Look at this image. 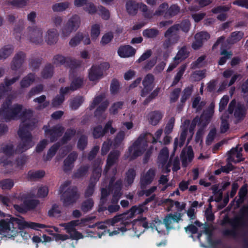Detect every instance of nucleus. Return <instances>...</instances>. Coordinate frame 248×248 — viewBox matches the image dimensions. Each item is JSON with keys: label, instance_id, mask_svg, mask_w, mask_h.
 Masks as SVG:
<instances>
[{"label": "nucleus", "instance_id": "1", "mask_svg": "<svg viewBox=\"0 0 248 248\" xmlns=\"http://www.w3.org/2000/svg\"><path fill=\"white\" fill-rule=\"evenodd\" d=\"M23 106L15 104L12 105L11 99L7 97L3 102L0 108V116L8 122L11 120L20 119L22 122L31 120L32 117L33 111L30 109L22 110Z\"/></svg>", "mask_w": 248, "mask_h": 248}, {"label": "nucleus", "instance_id": "2", "mask_svg": "<svg viewBox=\"0 0 248 248\" xmlns=\"http://www.w3.org/2000/svg\"><path fill=\"white\" fill-rule=\"evenodd\" d=\"M248 219V204L241 207L238 216L233 218H229L227 217L224 218L225 222L230 224L232 228L224 230L222 232V235L225 237H236L238 235V229L240 227L245 226Z\"/></svg>", "mask_w": 248, "mask_h": 248}, {"label": "nucleus", "instance_id": "3", "mask_svg": "<svg viewBox=\"0 0 248 248\" xmlns=\"http://www.w3.org/2000/svg\"><path fill=\"white\" fill-rule=\"evenodd\" d=\"M71 182L65 181L61 185L59 193L61 194V200L64 207H68L75 203L79 198L78 189L76 186H70Z\"/></svg>", "mask_w": 248, "mask_h": 248}, {"label": "nucleus", "instance_id": "4", "mask_svg": "<svg viewBox=\"0 0 248 248\" xmlns=\"http://www.w3.org/2000/svg\"><path fill=\"white\" fill-rule=\"evenodd\" d=\"M22 126H20L17 132L22 142L17 147L19 152L23 153L33 146L32 135L29 130H32L34 126V123L29 121L22 122Z\"/></svg>", "mask_w": 248, "mask_h": 248}, {"label": "nucleus", "instance_id": "5", "mask_svg": "<svg viewBox=\"0 0 248 248\" xmlns=\"http://www.w3.org/2000/svg\"><path fill=\"white\" fill-rule=\"evenodd\" d=\"M148 141L145 135H140L131 146L129 147L127 157L132 161L141 155L146 150Z\"/></svg>", "mask_w": 248, "mask_h": 248}, {"label": "nucleus", "instance_id": "6", "mask_svg": "<svg viewBox=\"0 0 248 248\" xmlns=\"http://www.w3.org/2000/svg\"><path fill=\"white\" fill-rule=\"evenodd\" d=\"M53 63L56 65H63L65 67L69 68V76L72 78L75 76V70L80 66L81 61L70 57H65L62 55L57 54L54 56Z\"/></svg>", "mask_w": 248, "mask_h": 248}, {"label": "nucleus", "instance_id": "7", "mask_svg": "<svg viewBox=\"0 0 248 248\" xmlns=\"http://www.w3.org/2000/svg\"><path fill=\"white\" fill-rule=\"evenodd\" d=\"M13 229V232L10 234L11 236L15 237L18 232V230H21L26 228H31L38 230V228H45L46 226L43 224L38 223L27 222L24 217H20L19 218L12 217Z\"/></svg>", "mask_w": 248, "mask_h": 248}, {"label": "nucleus", "instance_id": "8", "mask_svg": "<svg viewBox=\"0 0 248 248\" xmlns=\"http://www.w3.org/2000/svg\"><path fill=\"white\" fill-rule=\"evenodd\" d=\"M28 193H20L19 198L23 202L20 204L14 205V209L19 213L25 214L28 211L34 210L39 205V201L36 199H29Z\"/></svg>", "mask_w": 248, "mask_h": 248}, {"label": "nucleus", "instance_id": "9", "mask_svg": "<svg viewBox=\"0 0 248 248\" xmlns=\"http://www.w3.org/2000/svg\"><path fill=\"white\" fill-rule=\"evenodd\" d=\"M125 8L127 13L130 16H135L139 9L143 13L145 18L150 19L153 17L147 5L142 2L138 3L133 0H129L126 2Z\"/></svg>", "mask_w": 248, "mask_h": 248}, {"label": "nucleus", "instance_id": "10", "mask_svg": "<svg viewBox=\"0 0 248 248\" xmlns=\"http://www.w3.org/2000/svg\"><path fill=\"white\" fill-rule=\"evenodd\" d=\"M109 64L105 62L98 65H93L89 70L88 78L91 81H97L103 77L104 72L109 68Z\"/></svg>", "mask_w": 248, "mask_h": 248}, {"label": "nucleus", "instance_id": "11", "mask_svg": "<svg viewBox=\"0 0 248 248\" xmlns=\"http://www.w3.org/2000/svg\"><path fill=\"white\" fill-rule=\"evenodd\" d=\"M80 24V17L77 15H73L64 25L62 29V34L63 36H69L71 32L76 31Z\"/></svg>", "mask_w": 248, "mask_h": 248}, {"label": "nucleus", "instance_id": "12", "mask_svg": "<svg viewBox=\"0 0 248 248\" xmlns=\"http://www.w3.org/2000/svg\"><path fill=\"white\" fill-rule=\"evenodd\" d=\"M43 129L46 137L49 139L51 142L56 141L62 136L64 131V128L60 125H54L50 128L49 126L44 125Z\"/></svg>", "mask_w": 248, "mask_h": 248}, {"label": "nucleus", "instance_id": "13", "mask_svg": "<svg viewBox=\"0 0 248 248\" xmlns=\"http://www.w3.org/2000/svg\"><path fill=\"white\" fill-rule=\"evenodd\" d=\"M190 27L191 23L189 20H183L180 24H175L170 27L164 33V37L169 36L171 33H177V31L180 29L185 33H187Z\"/></svg>", "mask_w": 248, "mask_h": 248}, {"label": "nucleus", "instance_id": "14", "mask_svg": "<svg viewBox=\"0 0 248 248\" xmlns=\"http://www.w3.org/2000/svg\"><path fill=\"white\" fill-rule=\"evenodd\" d=\"M210 38V34L205 31H201L196 33L194 35L195 41L192 43L191 47L195 50H197L201 48L203 43Z\"/></svg>", "mask_w": 248, "mask_h": 248}, {"label": "nucleus", "instance_id": "15", "mask_svg": "<svg viewBox=\"0 0 248 248\" xmlns=\"http://www.w3.org/2000/svg\"><path fill=\"white\" fill-rule=\"evenodd\" d=\"M155 80L154 76L152 74H148L142 81L143 88L141 91L140 95L145 97L153 89V82Z\"/></svg>", "mask_w": 248, "mask_h": 248}, {"label": "nucleus", "instance_id": "16", "mask_svg": "<svg viewBox=\"0 0 248 248\" xmlns=\"http://www.w3.org/2000/svg\"><path fill=\"white\" fill-rule=\"evenodd\" d=\"M28 31L30 35L31 42L38 44L43 41V31L41 28L37 27L28 28Z\"/></svg>", "mask_w": 248, "mask_h": 248}, {"label": "nucleus", "instance_id": "17", "mask_svg": "<svg viewBox=\"0 0 248 248\" xmlns=\"http://www.w3.org/2000/svg\"><path fill=\"white\" fill-rule=\"evenodd\" d=\"M214 104L211 103L208 108L203 111L199 117L203 127H205L210 123L214 113Z\"/></svg>", "mask_w": 248, "mask_h": 248}, {"label": "nucleus", "instance_id": "18", "mask_svg": "<svg viewBox=\"0 0 248 248\" xmlns=\"http://www.w3.org/2000/svg\"><path fill=\"white\" fill-rule=\"evenodd\" d=\"M155 176V169L150 168L146 173L142 175L140 180V186L142 188H145L147 186L151 184Z\"/></svg>", "mask_w": 248, "mask_h": 248}, {"label": "nucleus", "instance_id": "19", "mask_svg": "<svg viewBox=\"0 0 248 248\" xmlns=\"http://www.w3.org/2000/svg\"><path fill=\"white\" fill-rule=\"evenodd\" d=\"M119 156L120 152L117 150H113L109 153L107 157L104 173H107L110 168L117 162Z\"/></svg>", "mask_w": 248, "mask_h": 248}, {"label": "nucleus", "instance_id": "20", "mask_svg": "<svg viewBox=\"0 0 248 248\" xmlns=\"http://www.w3.org/2000/svg\"><path fill=\"white\" fill-rule=\"evenodd\" d=\"M26 58V54L23 51L17 52L13 58L11 68L13 70H17L22 66Z\"/></svg>", "mask_w": 248, "mask_h": 248}, {"label": "nucleus", "instance_id": "21", "mask_svg": "<svg viewBox=\"0 0 248 248\" xmlns=\"http://www.w3.org/2000/svg\"><path fill=\"white\" fill-rule=\"evenodd\" d=\"M78 157V155L75 152L71 153L63 161V170L65 172L71 171L73 167L74 163Z\"/></svg>", "mask_w": 248, "mask_h": 248}, {"label": "nucleus", "instance_id": "22", "mask_svg": "<svg viewBox=\"0 0 248 248\" xmlns=\"http://www.w3.org/2000/svg\"><path fill=\"white\" fill-rule=\"evenodd\" d=\"M19 78L20 76H18L10 79L7 78L4 79V83L0 84V99L6 92L10 90V86L17 81Z\"/></svg>", "mask_w": 248, "mask_h": 248}, {"label": "nucleus", "instance_id": "23", "mask_svg": "<svg viewBox=\"0 0 248 248\" xmlns=\"http://www.w3.org/2000/svg\"><path fill=\"white\" fill-rule=\"evenodd\" d=\"M136 49L130 45H125L119 47L118 54L122 58H127L135 55Z\"/></svg>", "mask_w": 248, "mask_h": 248}, {"label": "nucleus", "instance_id": "24", "mask_svg": "<svg viewBox=\"0 0 248 248\" xmlns=\"http://www.w3.org/2000/svg\"><path fill=\"white\" fill-rule=\"evenodd\" d=\"M12 223V217H10L8 221L5 220L0 221V231L6 233L7 236L9 238L14 237V236H11L10 235L11 232H13L14 227Z\"/></svg>", "mask_w": 248, "mask_h": 248}, {"label": "nucleus", "instance_id": "25", "mask_svg": "<svg viewBox=\"0 0 248 248\" xmlns=\"http://www.w3.org/2000/svg\"><path fill=\"white\" fill-rule=\"evenodd\" d=\"M54 73V65L50 63H47L43 68L41 73V76L43 79H49L53 77Z\"/></svg>", "mask_w": 248, "mask_h": 248}, {"label": "nucleus", "instance_id": "26", "mask_svg": "<svg viewBox=\"0 0 248 248\" xmlns=\"http://www.w3.org/2000/svg\"><path fill=\"white\" fill-rule=\"evenodd\" d=\"M246 115V109L244 105L238 104L234 111V117L237 122L243 121Z\"/></svg>", "mask_w": 248, "mask_h": 248}, {"label": "nucleus", "instance_id": "27", "mask_svg": "<svg viewBox=\"0 0 248 248\" xmlns=\"http://www.w3.org/2000/svg\"><path fill=\"white\" fill-rule=\"evenodd\" d=\"M58 35V33L56 29H52L49 30L47 32L46 41L48 45H53L57 42Z\"/></svg>", "mask_w": 248, "mask_h": 248}, {"label": "nucleus", "instance_id": "28", "mask_svg": "<svg viewBox=\"0 0 248 248\" xmlns=\"http://www.w3.org/2000/svg\"><path fill=\"white\" fill-rule=\"evenodd\" d=\"M166 39L163 43V47L166 49L169 48L172 44L177 43L179 39V36L177 33H171L169 36L165 37Z\"/></svg>", "mask_w": 248, "mask_h": 248}, {"label": "nucleus", "instance_id": "29", "mask_svg": "<svg viewBox=\"0 0 248 248\" xmlns=\"http://www.w3.org/2000/svg\"><path fill=\"white\" fill-rule=\"evenodd\" d=\"M188 129L186 127L184 128L181 131L180 136V141L178 142V139L177 138H176L174 140V145H173V149L174 151H175L177 148V147L179 146L180 147H182L186 141L187 133Z\"/></svg>", "mask_w": 248, "mask_h": 248}, {"label": "nucleus", "instance_id": "30", "mask_svg": "<svg viewBox=\"0 0 248 248\" xmlns=\"http://www.w3.org/2000/svg\"><path fill=\"white\" fill-rule=\"evenodd\" d=\"M76 70H75V76L74 77H72V78H70H70L73 79L71 84H70V87L71 88V91H76L80 88H81L83 85V78L78 77H76Z\"/></svg>", "mask_w": 248, "mask_h": 248}, {"label": "nucleus", "instance_id": "31", "mask_svg": "<svg viewBox=\"0 0 248 248\" xmlns=\"http://www.w3.org/2000/svg\"><path fill=\"white\" fill-rule=\"evenodd\" d=\"M190 52L188 50L186 46H183L178 51L174 58V61L181 62L187 59L189 56Z\"/></svg>", "mask_w": 248, "mask_h": 248}, {"label": "nucleus", "instance_id": "32", "mask_svg": "<svg viewBox=\"0 0 248 248\" xmlns=\"http://www.w3.org/2000/svg\"><path fill=\"white\" fill-rule=\"evenodd\" d=\"M244 35V33L242 31H233L228 38L227 42L229 44L233 45L240 41Z\"/></svg>", "mask_w": 248, "mask_h": 248}, {"label": "nucleus", "instance_id": "33", "mask_svg": "<svg viewBox=\"0 0 248 248\" xmlns=\"http://www.w3.org/2000/svg\"><path fill=\"white\" fill-rule=\"evenodd\" d=\"M169 151L167 147H163L160 151L158 156V163L164 166L167 164L169 158Z\"/></svg>", "mask_w": 248, "mask_h": 248}, {"label": "nucleus", "instance_id": "34", "mask_svg": "<svg viewBox=\"0 0 248 248\" xmlns=\"http://www.w3.org/2000/svg\"><path fill=\"white\" fill-rule=\"evenodd\" d=\"M163 116V115L159 111H152L149 115V122L151 124L156 125Z\"/></svg>", "mask_w": 248, "mask_h": 248}, {"label": "nucleus", "instance_id": "35", "mask_svg": "<svg viewBox=\"0 0 248 248\" xmlns=\"http://www.w3.org/2000/svg\"><path fill=\"white\" fill-rule=\"evenodd\" d=\"M180 8L177 4H172L168 7L167 11L165 12L164 17L166 19L171 18L177 15L180 12Z\"/></svg>", "mask_w": 248, "mask_h": 248}, {"label": "nucleus", "instance_id": "36", "mask_svg": "<svg viewBox=\"0 0 248 248\" xmlns=\"http://www.w3.org/2000/svg\"><path fill=\"white\" fill-rule=\"evenodd\" d=\"M76 133V131L74 128H70L67 129L59 142L62 145L66 144L75 135Z\"/></svg>", "mask_w": 248, "mask_h": 248}, {"label": "nucleus", "instance_id": "37", "mask_svg": "<svg viewBox=\"0 0 248 248\" xmlns=\"http://www.w3.org/2000/svg\"><path fill=\"white\" fill-rule=\"evenodd\" d=\"M14 47L13 45H7L4 46L0 49V60L5 59L8 58L13 52Z\"/></svg>", "mask_w": 248, "mask_h": 248}, {"label": "nucleus", "instance_id": "38", "mask_svg": "<svg viewBox=\"0 0 248 248\" xmlns=\"http://www.w3.org/2000/svg\"><path fill=\"white\" fill-rule=\"evenodd\" d=\"M136 176V171L134 168L129 169L125 172L124 181L128 186H131Z\"/></svg>", "mask_w": 248, "mask_h": 248}, {"label": "nucleus", "instance_id": "39", "mask_svg": "<svg viewBox=\"0 0 248 248\" xmlns=\"http://www.w3.org/2000/svg\"><path fill=\"white\" fill-rule=\"evenodd\" d=\"M34 80L35 74L31 73H29L21 80L20 83V86L22 88H27L29 87Z\"/></svg>", "mask_w": 248, "mask_h": 248}, {"label": "nucleus", "instance_id": "40", "mask_svg": "<svg viewBox=\"0 0 248 248\" xmlns=\"http://www.w3.org/2000/svg\"><path fill=\"white\" fill-rule=\"evenodd\" d=\"M62 144L58 141L54 144L48 150L45 160H50L56 154L57 151Z\"/></svg>", "mask_w": 248, "mask_h": 248}, {"label": "nucleus", "instance_id": "41", "mask_svg": "<svg viewBox=\"0 0 248 248\" xmlns=\"http://www.w3.org/2000/svg\"><path fill=\"white\" fill-rule=\"evenodd\" d=\"M220 54L223 56L221 57L218 61V64L219 65H224L226 62L227 60L230 59L232 55V51H228L226 49L222 50L220 52Z\"/></svg>", "mask_w": 248, "mask_h": 248}, {"label": "nucleus", "instance_id": "42", "mask_svg": "<svg viewBox=\"0 0 248 248\" xmlns=\"http://www.w3.org/2000/svg\"><path fill=\"white\" fill-rule=\"evenodd\" d=\"M0 152L7 156H12L14 154V145L11 143L3 145L0 147Z\"/></svg>", "mask_w": 248, "mask_h": 248}, {"label": "nucleus", "instance_id": "43", "mask_svg": "<svg viewBox=\"0 0 248 248\" xmlns=\"http://www.w3.org/2000/svg\"><path fill=\"white\" fill-rule=\"evenodd\" d=\"M186 68V64H183L179 68V70L175 76L174 80L172 83L171 86L176 85L181 79Z\"/></svg>", "mask_w": 248, "mask_h": 248}, {"label": "nucleus", "instance_id": "44", "mask_svg": "<svg viewBox=\"0 0 248 248\" xmlns=\"http://www.w3.org/2000/svg\"><path fill=\"white\" fill-rule=\"evenodd\" d=\"M158 34L159 31L155 28L147 29L142 32L143 36L147 38H155Z\"/></svg>", "mask_w": 248, "mask_h": 248}, {"label": "nucleus", "instance_id": "45", "mask_svg": "<svg viewBox=\"0 0 248 248\" xmlns=\"http://www.w3.org/2000/svg\"><path fill=\"white\" fill-rule=\"evenodd\" d=\"M177 216L172 214L167 215L163 219V222L165 225L167 230H170L172 227L171 226L173 220H177Z\"/></svg>", "mask_w": 248, "mask_h": 248}, {"label": "nucleus", "instance_id": "46", "mask_svg": "<svg viewBox=\"0 0 248 248\" xmlns=\"http://www.w3.org/2000/svg\"><path fill=\"white\" fill-rule=\"evenodd\" d=\"M14 186V181L11 179H4L0 181V187L3 190H11Z\"/></svg>", "mask_w": 248, "mask_h": 248}, {"label": "nucleus", "instance_id": "47", "mask_svg": "<svg viewBox=\"0 0 248 248\" xmlns=\"http://www.w3.org/2000/svg\"><path fill=\"white\" fill-rule=\"evenodd\" d=\"M193 92V86L190 85L186 87L183 91L182 97L181 98V103H186V100L189 99L191 95Z\"/></svg>", "mask_w": 248, "mask_h": 248}, {"label": "nucleus", "instance_id": "48", "mask_svg": "<svg viewBox=\"0 0 248 248\" xmlns=\"http://www.w3.org/2000/svg\"><path fill=\"white\" fill-rule=\"evenodd\" d=\"M88 144V137L85 135H82L79 137L78 143L77 147L80 151H83Z\"/></svg>", "mask_w": 248, "mask_h": 248}, {"label": "nucleus", "instance_id": "49", "mask_svg": "<svg viewBox=\"0 0 248 248\" xmlns=\"http://www.w3.org/2000/svg\"><path fill=\"white\" fill-rule=\"evenodd\" d=\"M102 172V169L99 166L94 167L93 170L90 181H93L95 183L99 180Z\"/></svg>", "mask_w": 248, "mask_h": 248}, {"label": "nucleus", "instance_id": "50", "mask_svg": "<svg viewBox=\"0 0 248 248\" xmlns=\"http://www.w3.org/2000/svg\"><path fill=\"white\" fill-rule=\"evenodd\" d=\"M120 89V82L116 78H113L110 83V91L111 94L115 95L118 93Z\"/></svg>", "mask_w": 248, "mask_h": 248}, {"label": "nucleus", "instance_id": "51", "mask_svg": "<svg viewBox=\"0 0 248 248\" xmlns=\"http://www.w3.org/2000/svg\"><path fill=\"white\" fill-rule=\"evenodd\" d=\"M93 205L94 202L93 199H88L82 203L81 209L83 212L86 213L92 209Z\"/></svg>", "mask_w": 248, "mask_h": 248}, {"label": "nucleus", "instance_id": "52", "mask_svg": "<svg viewBox=\"0 0 248 248\" xmlns=\"http://www.w3.org/2000/svg\"><path fill=\"white\" fill-rule=\"evenodd\" d=\"M89 166L88 165L81 166L74 174L75 178H80L84 176L88 171Z\"/></svg>", "mask_w": 248, "mask_h": 248}, {"label": "nucleus", "instance_id": "53", "mask_svg": "<svg viewBox=\"0 0 248 248\" xmlns=\"http://www.w3.org/2000/svg\"><path fill=\"white\" fill-rule=\"evenodd\" d=\"M84 98L81 96H77L73 98L70 103V107L72 109L76 110L83 103Z\"/></svg>", "mask_w": 248, "mask_h": 248}, {"label": "nucleus", "instance_id": "54", "mask_svg": "<svg viewBox=\"0 0 248 248\" xmlns=\"http://www.w3.org/2000/svg\"><path fill=\"white\" fill-rule=\"evenodd\" d=\"M69 3L63 2L57 3L53 5L52 10L54 12H62L69 7Z\"/></svg>", "mask_w": 248, "mask_h": 248}, {"label": "nucleus", "instance_id": "55", "mask_svg": "<svg viewBox=\"0 0 248 248\" xmlns=\"http://www.w3.org/2000/svg\"><path fill=\"white\" fill-rule=\"evenodd\" d=\"M79 224V222L78 220H72L68 223L63 224L62 226L64 227L67 232H70L75 231V227L78 226Z\"/></svg>", "mask_w": 248, "mask_h": 248}, {"label": "nucleus", "instance_id": "56", "mask_svg": "<svg viewBox=\"0 0 248 248\" xmlns=\"http://www.w3.org/2000/svg\"><path fill=\"white\" fill-rule=\"evenodd\" d=\"M111 192H112V188L108 189L102 188L101 190V198L100 202L102 204H104L107 201V197L110 194Z\"/></svg>", "mask_w": 248, "mask_h": 248}, {"label": "nucleus", "instance_id": "57", "mask_svg": "<svg viewBox=\"0 0 248 248\" xmlns=\"http://www.w3.org/2000/svg\"><path fill=\"white\" fill-rule=\"evenodd\" d=\"M125 133L123 131L119 132L113 141V146L115 148H118L121 144L124 138Z\"/></svg>", "mask_w": 248, "mask_h": 248}, {"label": "nucleus", "instance_id": "58", "mask_svg": "<svg viewBox=\"0 0 248 248\" xmlns=\"http://www.w3.org/2000/svg\"><path fill=\"white\" fill-rule=\"evenodd\" d=\"M97 12L104 20H108L110 17L109 10L102 5L98 7Z\"/></svg>", "mask_w": 248, "mask_h": 248}, {"label": "nucleus", "instance_id": "59", "mask_svg": "<svg viewBox=\"0 0 248 248\" xmlns=\"http://www.w3.org/2000/svg\"><path fill=\"white\" fill-rule=\"evenodd\" d=\"M105 135L103 127L101 125L96 126L93 128V136L94 139H99L103 137Z\"/></svg>", "mask_w": 248, "mask_h": 248}, {"label": "nucleus", "instance_id": "60", "mask_svg": "<svg viewBox=\"0 0 248 248\" xmlns=\"http://www.w3.org/2000/svg\"><path fill=\"white\" fill-rule=\"evenodd\" d=\"M169 4L167 2H164L160 4L158 8L155 10L154 16H164L165 12L168 9Z\"/></svg>", "mask_w": 248, "mask_h": 248}, {"label": "nucleus", "instance_id": "61", "mask_svg": "<svg viewBox=\"0 0 248 248\" xmlns=\"http://www.w3.org/2000/svg\"><path fill=\"white\" fill-rule=\"evenodd\" d=\"M45 172L44 170L32 171L30 170L28 172V177L31 179H39L45 176Z\"/></svg>", "mask_w": 248, "mask_h": 248}, {"label": "nucleus", "instance_id": "62", "mask_svg": "<svg viewBox=\"0 0 248 248\" xmlns=\"http://www.w3.org/2000/svg\"><path fill=\"white\" fill-rule=\"evenodd\" d=\"M42 61V58H31L29 60V66L32 70H35L39 68Z\"/></svg>", "mask_w": 248, "mask_h": 248}, {"label": "nucleus", "instance_id": "63", "mask_svg": "<svg viewBox=\"0 0 248 248\" xmlns=\"http://www.w3.org/2000/svg\"><path fill=\"white\" fill-rule=\"evenodd\" d=\"M100 33V27L99 24H95L92 26L91 36L92 40H95Z\"/></svg>", "mask_w": 248, "mask_h": 248}, {"label": "nucleus", "instance_id": "64", "mask_svg": "<svg viewBox=\"0 0 248 248\" xmlns=\"http://www.w3.org/2000/svg\"><path fill=\"white\" fill-rule=\"evenodd\" d=\"M82 38L83 34L82 33L78 32L76 35L70 40L69 45L72 47L76 46L80 43Z\"/></svg>", "mask_w": 248, "mask_h": 248}]
</instances>
